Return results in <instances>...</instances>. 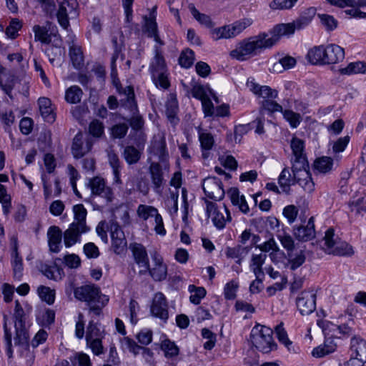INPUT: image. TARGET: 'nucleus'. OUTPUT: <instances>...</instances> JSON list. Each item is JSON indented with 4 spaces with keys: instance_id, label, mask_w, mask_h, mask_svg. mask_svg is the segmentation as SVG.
Here are the masks:
<instances>
[{
    "instance_id": "nucleus-1",
    "label": "nucleus",
    "mask_w": 366,
    "mask_h": 366,
    "mask_svg": "<svg viewBox=\"0 0 366 366\" xmlns=\"http://www.w3.org/2000/svg\"><path fill=\"white\" fill-rule=\"evenodd\" d=\"M278 41L276 36H269L266 33L251 36L241 41L229 53L232 59L245 61L256 56L262 50L269 49Z\"/></svg>"
},
{
    "instance_id": "nucleus-2",
    "label": "nucleus",
    "mask_w": 366,
    "mask_h": 366,
    "mask_svg": "<svg viewBox=\"0 0 366 366\" xmlns=\"http://www.w3.org/2000/svg\"><path fill=\"white\" fill-rule=\"evenodd\" d=\"M290 147L292 151V158L291 159L292 166V172L295 173V177L299 180H306V182L302 183L304 187L311 191L313 188V181L309 170V164L304 152L305 142L303 140L293 137L290 141Z\"/></svg>"
},
{
    "instance_id": "nucleus-3",
    "label": "nucleus",
    "mask_w": 366,
    "mask_h": 366,
    "mask_svg": "<svg viewBox=\"0 0 366 366\" xmlns=\"http://www.w3.org/2000/svg\"><path fill=\"white\" fill-rule=\"evenodd\" d=\"M76 299L85 302L89 307V312L97 316L102 314V309L109 302V297L102 294L100 288L94 284L84 285L74 289Z\"/></svg>"
},
{
    "instance_id": "nucleus-4",
    "label": "nucleus",
    "mask_w": 366,
    "mask_h": 366,
    "mask_svg": "<svg viewBox=\"0 0 366 366\" xmlns=\"http://www.w3.org/2000/svg\"><path fill=\"white\" fill-rule=\"evenodd\" d=\"M272 330L261 325H255L251 330L250 340L254 347L263 353H269L276 349Z\"/></svg>"
},
{
    "instance_id": "nucleus-5",
    "label": "nucleus",
    "mask_w": 366,
    "mask_h": 366,
    "mask_svg": "<svg viewBox=\"0 0 366 366\" xmlns=\"http://www.w3.org/2000/svg\"><path fill=\"white\" fill-rule=\"evenodd\" d=\"M120 93L123 95L121 99V105L125 109H128L132 114V117L127 119L132 129L139 131L144 127V119L139 114L137 109V104L134 98V92L132 86H126L122 92Z\"/></svg>"
},
{
    "instance_id": "nucleus-6",
    "label": "nucleus",
    "mask_w": 366,
    "mask_h": 366,
    "mask_svg": "<svg viewBox=\"0 0 366 366\" xmlns=\"http://www.w3.org/2000/svg\"><path fill=\"white\" fill-rule=\"evenodd\" d=\"M252 23L253 20L252 19L244 18L231 24L214 28L210 31V34L214 41L234 38L245 29L250 26Z\"/></svg>"
},
{
    "instance_id": "nucleus-7",
    "label": "nucleus",
    "mask_w": 366,
    "mask_h": 366,
    "mask_svg": "<svg viewBox=\"0 0 366 366\" xmlns=\"http://www.w3.org/2000/svg\"><path fill=\"white\" fill-rule=\"evenodd\" d=\"M323 239L325 243L324 246H322V249L329 254L351 256L354 253L350 245L335 237V231L332 228H329L325 232Z\"/></svg>"
},
{
    "instance_id": "nucleus-8",
    "label": "nucleus",
    "mask_w": 366,
    "mask_h": 366,
    "mask_svg": "<svg viewBox=\"0 0 366 366\" xmlns=\"http://www.w3.org/2000/svg\"><path fill=\"white\" fill-rule=\"evenodd\" d=\"M104 335V330L101 329L94 320L89 321L85 335L86 345L96 355H100L104 353V347L102 345V340Z\"/></svg>"
},
{
    "instance_id": "nucleus-9",
    "label": "nucleus",
    "mask_w": 366,
    "mask_h": 366,
    "mask_svg": "<svg viewBox=\"0 0 366 366\" xmlns=\"http://www.w3.org/2000/svg\"><path fill=\"white\" fill-rule=\"evenodd\" d=\"M202 188L207 197L215 201H220L224 197V190L222 181L215 177L205 178Z\"/></svg>"
},
{
    "instance_id": "nucleus-10",
    "label": "nucleus",
    "mask_w": 366,
    "mask_h": 366,
    "mask_svg": "<svg viewBox=\"0 0 366 366\" xmlns=\"http://www.w3.org/2000/svg\"><path fill=\"white\" fill-rule=\"evenodd\" d=\"M88 187L90 188L92 196H99L104 198L107 202H111L114 199V193L111 187L106 184L105 180L100 177L89 179Z\"/></svg>"
},
{
    "instance_id": "nucleus-11",
    "label": "nucleus",
    "mask_w": 366,
    "mask_h": 366,
    "mask_svg": "<svg viewBox=\"0 0 366 366\" xmlns=\"http://www.w3.org/2000/svg\"><path fill=\"white\" fill-rule=\"evenodd\" d=\"M137 214L138 216L144 220H147L149 217H154L155 232L160 235H164L166 234L162 217L158 213V210L155 207L145 204H140L137 208Z\"/></svg>"
},
{
    "instance_id": "nucleus-12",
    "label": "nucleus",
    "mask_w": 366,
    "mask_h": 366,
    "mask_svg": "<svg viewBox=\"0 0 366 366\" xmlns=\"http://www.w3.org/2000/svg\"><path fill=\"white\" fill-rule=\"evenodd\" d=\"M206 203V212L208 217H212L214 225L219 229H222L225 227L226 222L231 220V216L227 207L224 206L227 217L225 218L222 213L217 209V204L204 199Z\"/></svg>"
},
{
    "instance_id": "nucleus-13",
    "label": "nucleus",
    "mask_w": 366,
    "mask_h": 366,
    "mask_svg": "<svg viewBox=\"0 0 366 366\" xmlns=\"http://www.w3.org/2000/svg\"><path fill=\"white\" fill-rule=\"evenodd\" d=\"M77 6L78 4L76 0H63L60 3L56 16L59 23L63 28L66 29L69 25L68 18L69 14L76 15Z\"/></svg>"
},
{
    "instance_id": "nucleus-14",
    "label": "nucleus",
    "mask_w": 366,
    "mask_h": 366,
    "mask_svg": "<svg viewBox=\"0 0 366 366\" xmlns=\"http://www.w3.org/2000/svg\"><path fill=\"white\" fill-rule=\"evenodd\" d=\"M304 182H306V180H304ZM278 183L281 187L282 192L285 194H290V186L292 184H295L297 183L300 184L303 189L308 192L312 193L315 190V183L313 182V188L311 191L306 189L304 186L302 184L303 182L302 180H299V179L295 177V173L292 172V176L290 174L288 168L285 167L282 169L278 178Z\"/></svg>"
},
{
    "instance_id": "nucleus-15",
    "label": "nucleus",
    "mask_w": 366,
    "mask_h": 366,
    "mask_svg": "<svg viewBox=\"0 0 366 366\" xmlns=\"http://www.w3.org/2000/svg\"><path fill=\"white\" fill-rule=\"evenodd\" d=\"M297 306L302 315L311 314L316 308V295L312 292H302L297 299Z\"/></svg>"
},
{
    "instance_id": "nucleus-16",
    "label": "nucleus",
    "mask_w": 366,
    "mask_h": 366,
    "mask_svg": "<svg viewBox=\"0 0 366 366\" xmlns=\"http://www.w3.org/2000/svg\"><path fill=\"white\" fill-rule=\"evenodd\" d=\"M151 313L153 316L166 322L169 317L168 305L165 296L157 292L154 295L151 306Z\"/></svg>"
},
{
    "instance_id": "nucleus-17",
    "label": "nucleus",
    "mask_w": 366,
    "mask_h": 366,
    "mask_svg": "<svg viewBox=\"0 0 366 366\" xmlns=\"http://www.w3.org/2000/svg\"><path fill=\"white\" fill-rule=\"evenodd\" d=\"M152 260L154 262L153 267H149V269H145L144 272L140 271V273L149 272L154 281L165 280L167 275V266L164 264L162 257L158 253L154 252L152 254Z\"/></svg>"
},
{
    "instance_id": "nucleus-18",
    "label": "nucleus",
    "mask_w": 366,
    "mask_h": 366,
    "mask_svg": "<svg viewBox=\"0 0 366 366\" xmlns=\"http://www.w3.org/2000/svg\"><path fill=\"white\" fill-rule=\"evenodd\" d=\"M93 142L91 138L83 141V134L78 133L75 135L71 146V151L74 158L79 159L92 149Z\"/></svg>"
},
{
    "instance_id": "nucleus-19",
    "label": "nucleus",
    "mask_w": 366,
    "mask_h": 366,
    "mask_svg": "<svg viewBox=\"0 0 366 366\" xmlns=\"http://www.w3.org/2000/svg\"><path fill=\"white\" fill-rule=\"evenodd\" d=\"M111 238L114 252L117 254L122 252L127 246V240L124 232L117 222L110 223Z\"/></svg>"
},
{
    "instance_id": "nucleus-20",
    "label": "nucleus",
    "mask_w": 366,
    "mask_h": 366,
    "mask_svg": "<svg viewBox=\"0 0 366 366\" xmlns=\"http://www.w3.org/2000/svg\"><path fill=\"white\" fill-rule=\"evenodd\" d=\"M32 30L34 34L35 41H40L44 44H49L51 42L54 26L51 22L46 21L44 26L34 25Z\"/></svg>"
},
{
    "instance_id": "nucleus-21",
    "label": "nucleus",
    "mask_w": 366,
    "mask_h": 366,
    "mask_svg": "<svg viewBox=\"0 0 366 366\" xmlns=\"http://www.w3.org/2000/svg\"><path fill=\"white\" fill-rule=\"evenodd\" d=\"M89 229H81L79 226L71 223L69 228L64 232V242L66 247H70L80 241L81 235L89 232Z\"/></svg>"
},
{
    "instance_id": "nucleus-22",
    "label": "nucleus",
    "mask_w": 366,
    "mask_h": 366,
    "mask_svg": "<svg viewBox=\"0 0 366 366\" xmlns=\"http://www.w3.org/2000/svg\"><path fill=\"white\" fill-rule=\"evenodd\" d=\"M129 248L132 252L135 262L140 267L149 269V262L146 248L141 244H131Z\"/></svg>"
},
{
    "instance_id": "nucleus-23",
    "label": "nucleus",
    "mask_w": 366,
    "mask_h": 366,
    "mask_svg": "<svg viewBox=\"0 0 366 366\" xmlns=\"http://www.w3.org/2000/svg\"><path fill=\"white\" fill-rule=\"evenodd\" d=\"M350 356L366 361V340L359 336H354L350 340Z\"/></svg>"
},
{
    "instance_id": "nucleus-24",
    "label": "nucleus",
    "mask_w": 366,
    "mask_h": 366,
    "mask_svg": "<svg viewBox=\"0 0 366 366\" xmlns=\"http://www.w3.org/2000/svg\"><path fill=\"white\" fill-rule=\"evenodd\" d=\"M294 235L300 241L307 242L315 236L314 217H311L306 226L294 228Z\"/></svg>"
},
{
    "instance_id": "nucleus-25",
    "label": "nucleus",
    "mask_w": 366,
    "mask_h": 366,
    "mask_svg": "<svg viewBox=\"0 0 366 366\" xmlns=\"http://www.w3.org/2000/svg\"><path fill=\"white\" fill-rule=\"evenodd\" d=\"M345 58L344 49L338 45L330 44L325 47V64H336Z\"/></svg>"
},
{
    "instance_id": "nucleus-26",
    "label": "nucleus",
    "mask_w": 366,
    "mask_h": 366,
    "mask_svg": "<svg viewBox=\"0 0 366 366\" xmlns=\"http://www.w3.org/2000/svg\"><path fill=\"white\" fill-rule=\"evenodd\" d=\"M47 236L50 250L53 252H58L60 250L62 239L61 230L59 227L51 226L49 228Z\"/></svg>"
},
{
    "instance_id": "nucleus-27",
    "label": "nucleus",
    "mask_w": 366,
    "mask_h": 366,
    "mask_svg": "<svg viewBox=\"0 0 366 366\" xmlns=\"http://www.w3.org/2000/svg\"><path fill=\"white\" fill-rule=\"evenodd\" d=\"M152 182L156 191H158L164 183V174L161 165L157 162H152L149 167Z\"/></svg>"
},
{
    "instance_id": "nucleus-28",
    "label": "nucleus",
    "mask_w": 366,
    "mask_h": 366,
    "mask_svg": "<svg viewBox=\"0 0 366 366\" xmlns=\"http://www.w3.org/2000/svg\"><path fill=\"white\" fill-rule=\"evenodd\" d=\"M199 139L202 149V157L207 159L209 154V150L212 149L214 140L212 134L206 132L201 128H198Z\"/></svg>"
},
{
    "instance_id": "nucleus-29",
    "label": "nucleus",
    "mask_w": 366,
    "mask_h": 366,
    "mask_svg": "<svg viewBox=\"0 0 366 366\" xmlns=\"http://www.w3.org/2000/svg\"><path fill=\"white\" fill-rule=\"evenodd\" d=\"M247 85L254 94L259 97L265 99H274L277 97V92L275 89H271L268 86H259L254 82H248Z\"/></svg>"
},
{
    "instance_id": "nucleus-30",
    "label": "nucleus",
    "mask_w": 366,
    "mask_h": 366,
    "mask_svg": "<svg viewBox=\"0 0 366 366\" xmlns=\"http://www.w3.org/2000/svg\"><path fill=\"white\" fill-rule=\"evenodd\" d=\"M337 349V343L335 340L330 337L325 339L322 345H320L313 349L312 355L315 357H322L326 355L335 352Z\"/></svg>"
},
{
    "instance_id": "nucleus-31",
    "label": "nucleus",
    "mask_w": 366,
    "mask_h": 366,
    "mask_svg": "<svg viewBox=\"0 0 366 366\" xmlns=\"http://www.w3.org/2000/svg\"><path fill=\"white\" fill-rule=\"evenodd\" d=\"M39 111L45 121L52 123L55 120V114L51 107V100L46 97H41L38 100Z\"/></svg>"
},
{
    "instance_id": "nucleus-32",
    "label": "nucleus",
    "mask_w": 366,
    "mask_h": 366,
    "mask_svg": "<svg viewBox=\"0 0 366 366\" xmlns=\"http://www.w3.org/2000/svg\"><path fill=\"white\" fill-rule=\"evenodd\" d=\"M152 152L158 157L159 161L164 162L167 157L168 152L166 147V140L164 136L156 138L152 142Z\"/></svg>"
},
{
    "instance_id": "nucleus-33",
    "label": "nucleus",
    "mask_w": 366,
    "mask_h": 366,
    "mask_svg": "<svg viewBox=\"0 0 366 366\" xmlns=\"http://www.w3.org/2000/svg\"><path fill=\"white\" fill-rule=\"evenodd\" d=\"M179 110L176 96L170 94L166 102V115L172 124H177L178 119L177 114Z\"/></svg>"
},
{
    "instance_id": "nucleus-34",
    "label": "nucleus",
    "mask_w": 366,
    "mask_h": 366,
    "mask_svg": "<svg viewBox=\"0 0 366 366\" xmlns=\"http://www.w3.org/2000/svg\"><path fill=\"white\" fill-rule=\"evenodd\" d=\"M74 221L72 224L79 226L81 229H86L90 230L89 227L86 225V217L87 214L86 209L83 204H79L73 207Z\"/></svg>"
},
{
    "instance_id": "nucleus-35",
    "label": "nucleus",
    "mask_w": 366,
    "mask_h": 366,
    "mask_svg": "<svg viewBox=\"0 0 366 366\" xmlns=\"http://www.w3.org/2000/svg\"><path fill=\"white\" fill-rule=\"evenodd\" d=\"M306 256L303 250H300L298 252H287V263L288 267L291 270H295L302 266L305 262Z\"/></svg>"
},
{
    "instance_id": "nucleus-36",
    "label": "nucleus",
    "mask_w": 366,
    "mask_h": 366,
    "mask_svg": "<svg viewBox=\"0 0 366 366\" xmlns=\"http://www.w3.org/2000/svg\"><path fill=\"white\" fill-rule=\"evenodd\" d=\"M325 47L324 46H315L310 49L307 58L312 64H325Z\"/></svg>"
},
{
    "instance_id": "nucleus-37",
    "label": "nucleus",
    "mask_w": 366,
    "mask_h": 366,
    "mask_svg": "<svg viewBox=\"0 0 366 366\" xmlns=\"http://www.w3.org/2000/svg\"><path fill=\"white\" fill-rule=\"evenodd\" d=\"M316 14V9L310 7L304 11L300 16L295 20L297 30H300L308 26Z\"/></svg>"
},
{
    "instance_id": "nucleus-38",
    "label": "nucleus",
    "mask_w": 366,
    "mask_h": 366,
    "mask_svg": "<svg viewBox=\"0 0 366 366\" xmlns=\"http://www.w3.org/2000/svg\"><path fill=\"white\" fill-rule=\"evenodd\" d=\"M40 271L49 279L57 280L62 277V269L56 264L49 265L41 263L39 266Z\"/></svg>"
},
{
    "instance_id": "nucleus-39",
    "label": "nucleus",
    "mask_w": 366,
    "mask_h": 366,
    "mask_svg": "<svg viewBox=\"0 0 366 366\" xmlns=\"http://www.w3.org/2000/svg\"><path fill=\"white\" fill-rule=\"evenodd\" d=\"M69 55L74 67L76 69H81L84 64V55L81 47L72 44L69 48Z\"/></svg>"
},
{
    "instance_id": "nucleus-40",
    "label": "nucleus",
    "mask_w": 366,
    "mask_h": 366,
    "mask_svg": "<svg viewBox=\"0 0 366 366\" xmlns=\"http://www.w3.org/2000/svg\"><path fill=\"white\" fill-rule=\"evenodd\" d=\"M317 325L319 327H320L322 330H326V326L327 327H329V326H332V330H337L339 331V333L342 335L343 337H349L350 335H352L353 334V328L352 326H350L348 323L347 324H342V325H335L329 322H327V321H324V320H318L317 321Z\"/></svg>"
},
{
    "instance_id": "nucleus-41",
    "label": "nucleus",
    "mask_w": 366,
    "mask_h": 366,
    "mask_svg": "<svg viewBox=\"0 0 366 366\" xmlns=\"http://www.w3.org/2000/svg\"><path fill=\"white\" fill-rule=\"evenodd\" d=\"M366 72V63L355 61L350 63L346 67L340 69V73L343 75L365 74Z\"/></svg>"
},
{
    "instance_id": "nucleus-42",
    "label": "nucleus",
    "mask_w": 366,
    "mask_h": 366,
    "mask_svg": "<svg viewBox=\"0 0 366 366\" xmlns=\"http://www.w3.org/2000/svg\"><path fill=\"white\" fill-rule=\"evenodd\" d=\"M231 202L234 205L238 206L239 210L244 214H247L249 211L248 204L244 196H239L237 189H232L229 192Z\"/></svg>"
},
{
    "instance_id": "nucleus-43",
    "label": "nucleus",
    "mask_w": 366,
    "mask_h": 366,
    "mask_svg": "<svg viewBox=\"0 0 366 366\" xmlns=\"http://www.w3.org/2000/svg\"><path fill=\"white\" fill-rule=\"evenodd\" d=\"M192 94L194 98L201 101L208 97H212L217 102V97L215 96L213 91L210 88L205 87L200 84H195L193 86L192 89Z\"/></svg>"
},
{
    "instance_id": "nucleus-44",
    "label": "nucleus",
    "mask_w": 366,
    "mask_h": 366,
    "mask_svg": "<svg viewBox=\"0 0 366 366\" xmlns=\"http://www.w3.org/2000/svg\"><path fill=\"white\" fill-rule=\"evenodd\" d=\"M83 92L78 86L69 87L65 92V100L69 104H77L81 102Z\"/></svg>"
},
{
    "instance_id": "nucleus-45",
    "label": "nucleus",
    "mask_w": 366,
    "mask_h": 366,
    "mask_svg": "<svg viewBox=\"0 0 366 366\" xmlns=\"http://www.w3.org/2000/svg\"><path fill=\"white\" fill-rule=\"evenodd\" d=\"M297 29L295 21L289 24H281L275 26L272 30L273 35L279 39L280 36L290 35L294 34L295 31Z\"/></svg>"
},
{
    "instance_id": "nucleus-46",
    "label": "nucleus",
    "mask_w": 366,
    "mask_h": 366,
    "mask_svg": "<svg viewBox=\"0 0 366 366\" xmlns=\"http://www.w3.org/2000/svg\"><path fill=\"white\" fill-rule=\"evenodd\" d=\"M149 69L152 76L154 75V73H160L167 71L164 57L159 54L157 49H156V54L151 62Z\"/></svg>"
},
{
    "instance_id": "nucleus-47",
    "label": "nucleus",
    "mask_w": 366,
    "mask_h": 366,
    "mask_svg": "<svg viewBox=\"0 0 366 366\" xmlns=\"http://www.w3.org/2000/svg\"><path fill=\"white\" fill-rule=\"evenodd\" d=\"M123 157L129 164H134L140 159L141 152L134 146H127L124 149Z\"/></svg>"
},
{
    "instance_id": "nucleus-48",
    "label": "nucleus",
    "mask_w": 366,
    "mask_h": 366,
    "mask_svg": "<svg viewBox=\"0 0 366 366\" xmlns=\"http://www.w3.org/2000/svg\"><path fill=\"white\" fill-rule=\"evenodd\" d=\"M16 336L14 337V344L16 345L26 346L29 341V334L25 328L24 324L21 325H15Z\"/></svg>"
},
{
    "instance_id": "nucleus-49",
    "label": "nucleus",
    "mask_w": 366,
    "mask_h": 366,
    "mask_svg": "<svg viewBox=\"0 0 366 366\" xmlns=\"http://www.w3.org/2000/svg\"><path fill=\"white\" fill-rule=\"evenodd\" d=\"M109 162L113 170L114 182L116 184H122L120 179V161L114 153L109 154Z\"/></svg>"
},
{
    "instance_id": "nucleus-50",
    "label": "nucleus",
    "mask_w": 366,
    "mask_h": 366,
    "mask_svg": "<svg viewBox=\"0 0 366 366\" xmlns=\"http://www.w3.org/2000/svg\"><path fill=\"white\" fill-rule=\"evenodd\" d=\"M332 6L344 8L345 6L351 7H364L366 6V0H326Z\"/></svg>"
},
{
    "instance_id": "nucleus-51",
    "label": "nucleus",
    "mask_w": 366,
    "mask_h": 366,
    "mask_svg": "<svg viewBox=\"0 0 366 366\" xmlns=\"http://www.w3.org/2000/svg\"><path fill=\"white\" fill-rule=\"evenodd\" d=\"M189 9L194 18L197 21H198L201 24H203L208 28H212L214 26V24L212 21L211 18L204 14L200 13L195 8L194 4H189Z\"/></svg>"
},
{
    "instance_id": "nucleus-52",
    "label": "nucleus",
    "mask_w": 366,
    "mask_h": 366,
    "mask_svg": "<svg viewBox=\"0 0 366 366\" xmlns=\"http://www.w3.org/2000/svg\"><path fill=\"white\" fill-rule=\"evenodd\" d=\"M145 30L148 33V36L154 38V41L162 45L163 42L157 34V24L154 19L145 18Z\"/></svg>"
},
{
    "instance_id": "nucleus-53",
    "label": "nucleus",
    "mask_w": 366,
    "mask_h": 366,
    "mask_svg": "<svg viewBox=\"0 0 366 366\" xmlns=\"http://www.w3.org/2000/svg\"><path fill=\"white\" fill-rule=\"evenodd\" d=\"M189 292L192 294L189 300L194 305H199L201 300L206 295V290L202 287H196L193 285L189 286Z\"/></svg>"
},
{
    "instance_id": "nucleus-54",
    "label": "nucleus",
    "mask_w": 366,
    "mask_h": 366,
    "mask_svg": "<svg viewBox=\"0 0 366 366\" xmlns=\"http://www.w3.org/2000/svg\"><path fill=\"white\" fill-rule=\"evenodd\" d=\"M333 160L330 157H322L317 159L314 164L315 169L321 173H327L332 169Z\"/></svg>"
},
{
    "instance_id": "nucleus-55",
    "label": "nucleus",
    "mask_w": 366,
    "mask_h": 366,
    "mask_svg": "<svg viewBox=\"0 0 366 366\" xmlns=\"http://www.w3.org/2000/svg\"><path fill=\"white\" fill-rule=\"evenodd\" d=\"M161 348L164 352L165 357L168 358H172L179 354L178 347L168 339L162 341Z\"/></svg>"
},
{
    "instance_id": "nucleus-56",
    "label": "nucleus",
    "mask_w": 366,
    "mask_h": 366,
    "mask_svg": "<svg viewBox=\"0 0 366 366\" xmlns=\"http://www.w3.org/2000/svg\"><path fill=\"white\" fill-rule=\"evenodd\" d=\"M89 132L94 137H102L104 134V124L99 119L92 120L89 125Z\"/></svg>"
},
{
    "instance_id": "nucleus-57",
    "label": "nucleus",
    "mask_w": 366,
    "mask_h": 366,
    "mask_svg": "<svg viewBox=\"0 0 366 366\" xmlns=\"http://www.w3.org/2000/svg\"><path fill=\"white\" fill-rule=\"evenodd\" d=\"M38 293L40 298L47 302L49 305H51L54 302L55 300V292L51 290L49 287L46 286H40L38 287Z\"/></svg>"
},
{
    "instance_id": "nucleus-58",
    "label": "nucleus",
    "mask_w": 366,
    "mask_h": 366,
    "mask_svg": "<svg viewBox=\"0 0 366 366\" xmlns=\"http://www.w3.org/2000/svg\"><path fill=\"white\" fill-rule=\"evenodd\" d=\"M129 129V127L126 123H119L114 124L111 128V137L114 139L124 138Z\"/></svg>"
},
{
    "instance_id": "nucleus-59",
    "label": "nucleus",
    "mask_w": 366,
    "mask_h": 366,
    "mask_svg": "<svg viewBox=\"0 0 366 366\" xmlns=\"http://www.w3.org/2000/svg\"><path fill=\"white\" fill-rule=\"evenodd\" d=\"M194 60V54L191 49H186L183 51L179 58V64L184 68L190 67Z\"/></svg>"
},
{
    "instance_id": "nucleus-60",
    "label": "nucleus",
    "mask_w": 366,
    "mask_h": 366,
    "mask_svg": "<svg viewBox=\"0 0 366 366\" xmlns=\"http://www.w3.org/2000/svg\"><path fill=\"white\" fill-rule=\"evenodd\" d=\"M297 1V0H273L269 3V8L273 10L290 9Z\"/></svg>"
},
{
    "instance_id": "nucleus-61",
    "label": "nucleus",
    "mask_w": 366,
    "mask_h": 366,
    "mask_svg": "<svg viewBox=\"0 0 366 366\" xmlns=\"http://www.w3.org/2000/svg\"><path fill=\"white\" fill-rule=\"evenodd\" d=\"M122 345L124 348L127 349L134 355H137L141 350H149L147 348L138 345L134 340L128 337H125L122 340Z\"/></svg>"
},
{
    "instance_id": "nucleus-62",
    "label": "nucleus",
    "mask_w": 366,
    "mask_h": 366,
    "mask_svg": "<svg viewBox=\"0 0 366 366\" xmlns=\"http://www.w3.org/2000/svg\"><path fill=\"white\" fill-rule=\"evenodd\" d=\"M322 24L325 27L327 31H332L337 26V21L331 15L329 14H318Z\"/></svg>"
},
{
    "instance_id": "nucleus-63",
    "label": "nucleus",
    "mask_w": 366,
    "mask_h": 366,
    "mask_svg": "<svg viewBox=\"0 0 366 366\" xmlns=\"http://www.w3.org/2000/svg\"><path fill=\"white\" fill-rule=\"evenodd\" d=\"M202 335L204 339L207 340L204 344V348L208 350H212L215 345L216 335L209 329L204 328L202 330Z\"/></svg>"
},
{
    "instance_id": "nucleus-64",
    "label": "nucleus",
    "mask_w": 366,
    "mask_h": 366,
    "mask_svg": "<svg viewBox=\"0 0 366 366\" xmlns=\"http://www.w3.org/2000/svg\"><path fill=\"white\" fill-rule=\"evenodd\" d=\"M71 361L74 366H92L89 355L83 352L76 353Z\"/></svg>"
}]
</instances>
